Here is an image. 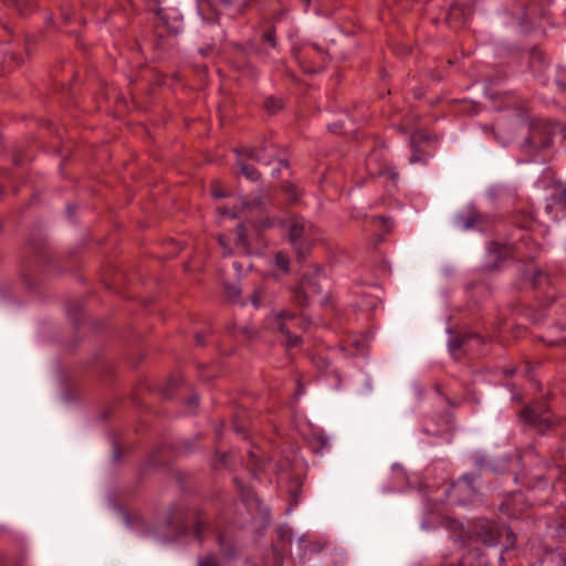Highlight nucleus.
I'll use <instances>...</instances> for the list:
<instances>
[{
    "label": "nucleus",
    "instance_id": "1",
    "mask_svg": "<svg viewBox=\"0 0 566 566\" xmlns=\"http://www.w3.org/2000/svg\"><path fill=\"white\" fill-rule=\"evenodd\" d=\"M308 324L304 316L287 310L280 311L266 318V327L280 332L285 337V346L291 348L302 343L298 333L305 332Z\"/></svg>",
    "mask_w": 566,
    "mask_h": 566
},
{
    "label": "nucleus",
    "instance_id": "2",
    "mask_svg": "<svg viewBox=\"0 0 566 566\" xmlns=\"http://www.w3.org/2000/svg\"><path fill=\"white\" fill-rule=\"evenodd\" d=\"M289 242L293 245L297 256L303 259L311 245L318 239V229L300 216L286 221Z\"/></svg>",
    "mask_w": 566,
    "mask_h": 566
},
{
    "label": "nucleus",
    "instance_id": "3",
    "mask_svg": "<svg viewBox=\"0 0 566 566\" xmlns=\"http://www.w3.org/2000/svg\"><path fill=\"white\" fill-rule=\"evenodd\" d=\"M436 138H432L424 132H416L410 136L411 155L410 164H427L433 155Z\"/></svg>",
    "mask_w": 566,
    "mask_h": 566
},
{
    "label": "nucleus",
    "instance_id": "4",
    "mask_svg": "<svg viewBox=\"0 0 566 566\" xmlns=\"http://www.w3.org/2000/svg\"><path fill=\"white\" fill-rule=\"evenodd\" d=\"M521 418L525 423L536 428L538 432H545L553 423V416L544 401L525 407L521 411Z\"/></svg>",
    "mask_w": 566,
    "mask_h": 566
},
{
    "label": "nucleus",
    "instance_id": "5",
    "mask_svg": "<svg viewBox=\"0 0 566 566\" xmlns=\"http://www.w3.org/2000/svg\"><path fill=\"white\" fill-rule=\"evenodd\" d=\"M553 142V127L546 123L532 124L525 139L524 147L527 150H539L551 146Z\"/></svg>",
    "mask_w": 566,
    "mask_h": 566
},
{
    "label": "nucleus",
    "instance_id": "6",
    "mask_svg": "<svg viewBox=\"0 0 566 566\" xmlns=\"http://www.w3.org/2000/svg\"><path fill=\"white\" fill-rule=\"evenodd\" d=\"M303 69L307 73L319 72L327 62V54L316 44H307L298 57Z\"/></svg>",
    "mask_w": 566,
    "mask_h": 566
},
{
    "label": "nucleus",
    "instance_id": "7",
    "mask_svg": "<svg viewBox=\"0 0 566 566\" xmlns=\"http://www.w3.org/2000/svg\"><path fill=\"white\" fill-rule=\"evenodd\" d=\"M475 534L478 538L488 546L495 545L500 537L501 531L497 524L493 521H481L475 526Z\"/></svg>",
    "mask_w": 566,
    "mask_h": 566
},
{
    "label": "nucleus",
    "instance_id": "8",
    "mask_svg": "<svg viewBox=\"0 0 566 566\" xmlns=\"http://www.w3.org/2000/svg\"><path fill=\"white\" fill-rule=\"evenodd\" d=\"M318 289L315 284H312L308 280L303 279L301 283L292 292V301L300 307H305L308 304V297L311 294L318 293Z\"/></svg>",
    "mask_w": 566,
    "mask_h": 566
},
{
    "label": "nucleus",
    "instance_id": "9",
    "mask_svg": "<svg viewBox=\"0 0 566 566\" xmlns=\"http://www.w3.org/2000/svg\"><path fill=\"white\" fill-rule=\"evenodd\" d=\"M248 159L262 165H270L274 157L275 150L273 146H263L260 148H242L239 149Z\"/></svg>",
    "mask_w": 566,
    "mask_h": 566
},
{
    "label": "nucleus",
    "instance_id": "10",
    "mask_svg": "<svg viewBox=\"0 0 566 566\" xmlns=\"http://www.w3.org/2000/svg\"><path fill=\"white\" fill-rule=\"evenodd\" d=\"M460 227L463 230H471V229H483L484 219L483 217L478 213L476 211H470L464 216H461L459 218Z\"/></svg>",
    "mask_w": 566,
    "mask_h": 566
},
{
    "label": "nucleus",
    "instance_id": "11",
    "mask_svg": "<svg viewBox=\"0 0 566 566\" xmlns=\"http://www.w3.org/2000/svg\"><path fill=\"white\" fill-rule=\"evenodd\" d=\"M237 153H238L237 164L240 167L241 175H243L248 180H251V181L259 180V178H260L259 171L251 164L248 163L249 159L240 150H237Z\"/></svg>",
    "mask_w": 566,
    "mask_h": 566
},
{
    "label": "nucleus",
    "instance_id": "12",
    "mask_svg": "<svg viewBox=\"0 0 566 566\" xmlns=\"http://www.w3.org/2000/svg\"><path fill=\"white\" fill-rule=\"evenodd\" d=\"M274 263H275L276 268L282 270L284 273L289 272L290 259L284 252L280 251V252L275 253Z\"/></svg>",
    "mask_w": 566,
    "mask_h": 566
},
{
    "label": "nucleus",
    "instance_id": "13",
    "mask_svg": "<svg viewBox=\"0 0 566 566\" xmlns=\"http://www.w3.org/2000/svg\"><path fill=\"white\" fill-rule=\"evenodd\" d=\"M264 107L269 113L274 114L283 107V102L274 96H269L264 101Z\"/></svg>",
    "mask_w": 566,
    "mask_h": 566
},
{
    "label": "nucleus",
    "instance_id": "14",
    "mask_svg": "<svg viewBox=\"0 0 566 566\" xmlns=\"http://www.w3.org/2000/svg\"><path fill=\"white\" fill-rule=\"evenodd\" d=\"M234 482L241 493L242 501H244L245 503H252L255 500L254 493L249 488H243L238 481V479H234Z\"/></svg>",
    "mask_w": 566,
    "mask_h": 566
},
{
    "label": "nucleus",
    "instance_id": "15",
    "mask_svg": "<svg viewBox=\"0 0 566 566\" xmlns=\"http://www.w3.org/2000/svg\"><path fill=\"white\" fill-rule=\"evenodd\" d=\"M548 282V275L542 271H536L532 277V286L537 289Z\"/></svg>",
    "mask_w": 566,
    "mask_h": 566
},
{
    "label": "nucleus",
    "instance_id": "16",
    "mask_svg": "<svg viewBox=\"0 0 566 566\" xmlns=\"http://www.w3.org/2000/svg\"><path fill=\"white\" fill-rule=\"evenodd\" d=\"M262 41L270 44L271 48L276 46V40H275V29L270 28L262 34Z\"/></svg>",
    "mask_w": 566,
    "mask_h": 566
},
{
    "label": "nucleus",
    "instance_id": "17",
    "mask_svg": "<svg viewBox=\"0 0 566 566\" xmlns=\"http://www.w3.org/2000/svg\"><path fill=\"white\" fill-rule=\"evenodd\" d=\"M237 231V245L240 247L242 245L243 248H245L247 245V232H245V228L243 224H239L235 229Z\"/></svg>",
    "mask_w": 566,
    "mask_h": 566
},
{
    "label": "nucleus",
    "instance_id": "18",
    "mask_svg": "<svg viewBox=\"0 0 566 566\" xmlns=\"http://www.w3.org/2000/svg\"><path fill=\"white\" fill-rule=\"evenodd\" d=\"M211 193L214 198H224L228 193L223 190L220 181H214L211 185Z\"/></svg>",
    "mask_w": 566,
    "mask_h": 566
},
{
    "label": "nucleus",
    "instance_id": "19",
    "mask_svg": "<svg viewBox=\"0 0 566 566\" xmlns=\"http://www.w3.org/2000/svg\"><path fill=\"white\" fill-rule=\"evenodd\" d=\"M556 84L558 85L560 91H566V69L559 70Z\"/></svg>",
    "mask_w": 566,
    "mask_h": 566
},
{
    "label": "nucleus",
    "instance_id": "20",
    "mask_svg": "<svg viewBox=\"0 0 566 566\" xmlns=\"http://www.w3.org/2000/svg\"><path fill=\"white\" fill-rule=\"evenodd\" d=\"M531 66L534 69L535 63L544 64V56L541 52L534 51L531 54Z\"/></svg>",
    "mask_w": 566,
    "mask_h": 566
},
{
    "label": "nucleus",
    "instance_id": "21",
    "mask_svg": "<svg viewBox=\"0 0 566 566\" xmlns=\"http://www.w3.org/2000/svg\"><path fill=\"white\" fill-rule=\"evenodd\" d=\"M218 242L219 244L222 247L223 249V255H230L231 254V250L228 245V241H227V237L221 234L218 237Z\"/></svg>",
    "mask_w": 566,
    "mask_h": 566
},
{
    "label": "nucleus",
    "instance_id": "22",
    "mask_svg": "<svg viewBox=\"0 0 566 566\" xmlns=\"http://www.w3.org/2000/svg\"><path fill=\"white\" fill-rule=\"evenodd\" d=\"M546 342L549 346H558L563 343H566V335L560 338H552L551 335H547Z\"/></svg>",
    "mask_w": 566,
    "mask_h": 566
},
{
    "label": "nucleus",
    "instance_id": "23",
    "mask_svg": "<svg viewBox=\"0 0 566 566\" xmlns=\"http://www.w3.org/2000/svg\"><path fill=\"white\" fill-rule=\"evenodd\" d=\"M376 174L380 176H387L388 178L396 180L398 178V172L394 171L392 169H384L379 170Z\"/></svg>",
    "mask_w": 566,
    "mask_h": 566
},
{
    "label": "nucleus",
    "instance_id": "24",
    "mask_svg": "<svg viewBox=\"0 0 566 566\" xmlns=\"http://www.w3.org/2000/svg\"><path fill=\"white\" fill-rule=\"evenodd\" d=\"M262 301V293L261 291H255L251 297V302L254 307H259L261 305Z\"/></svg>",
    "mask_w": 566,
    "mask_h": 566
},
{
    "label": "nucleus",
    "instance_id": "25",
    "mask_svg": "<svg viewBox=\"0 0 566 566\" xmlns=\"http://www.w3.org/2000/svg\"><path fill=\"white\" fill-rule=\"evenodd\" d=\"M199 566H218V563L212 556H208L199 562Z\"/></svg>",
    "mask_w": 566,
    "mask_h": 566
},
{
    "label": "nucleus",
    "instance_id": "26",
    "mask_svg": "<svg viewBox=\"0 0 566 566\" xmlns=\"http://www.w3.org/2000/svg\"><path fill=\"white\" fill-rule=\"evenodd\" d=\"M376 219L379 220L387 230H389L390 224H391L390 218H386V217H381L380 216V217H377Z\"/></svg>",
    "mask_w": 566,
    "mask_h": 566
},
{
    "label": "nucleus",
    "instance_id": "27",
    "mask_svg": "<svg viewBox=\"0 0 566 566\" xmlns=\"http://www.w3.org/2000/svg\"><path fill=\"white\" fill-rule=\"evenodd\" d=\"M240 295V291L237 287L228 289V296L231 298L238 297Z\"/></svg>",
    "mask_w": 566,
    "mask_h": 566
},
{
    "label": "nucleus",
    "instance_id": "28",
    "mask_svg": "<svg viewBox=\"0 0 566 566\" xmlns=\"http://www.w3.org/2000/svg\"><path fill=\"white\" fill-rule=\"evenodd\" d=\"M205 527V524L202 522H199L198 525H197V530H196V537L198 539H201V532Z\"/></svg>",
    "mask_w": 566,
    "mask_h": 566
},
{
    "label": "nucleus",
    "instance_id": "29",
    "mask_svg": "<svg viewBox=\"0 0 566 566\" xmlns=\"http://www.w3.org/2000/svg\"><path fill=\"white\" fill-rule=\"evenodd\" d=\"M463 566H465V565H463ZM471 566H488V565L484 563L483 557L479 556L478 558H475L474 564Z\"/></svg>",
    "mask_w": 566,
    "mask_h": 566
},
{
    "label": "nucleus",
    "instance_id": "30",
    "mask_svg": "<svg viewBox=\"0 0 566 566\" xmlns=\"http://www.w3.org/2000/svg\"><path fill=\"white\" fill-rule=\"evenodd\" d=\"M533 222V219L531 217L525 218L523 223L521 224L522 228H530Z\"/></svg>",
    "mask_w": 566,
    "mask_h": 566
},
{
    "label": "nucleus",
    "instance_id": "31",
    "mask_svg": "<svg viewBox=\"0 0 566 566\" xmlns=\"http://www.w3.org/2000/svg\"><path fill=\"white\" fill-rule=\"evenodd\" d=\"M460 346H461V344H460V343H458L457 340H453V342L451 343V348H452L453 350H454V349H457V348H460Z\"/></svg>",
    "mask_w": 566,
    "mask_h": 566
},
{
    "label": "nucleus",
    "instance_id": "32",
    "mask_svg": "<svg viewBox=\"0 0 566 566\" xmlns=\"http://www.w3.org/2000/svg\"><path fill=\"white\" fill-rule=\"evenodd\" d=\"M189 403L197 407L198 406V398L197 397H192L190 400H189Z\"/></svg>",
    "mask_w": 566,
    "mask_h": 566
},
{
    "label": "nucleus",
    "instance_id": "33",
    "mask_svg": "<svg viewBox=\"0 0 566 566\" xmlns=\"http://www.w3.org/2000/svg\"><path fill=\"white\" fill-rule=\"evenodd\" d=\"M514 374V369H507L505 370L506 376H512Z\"/></svg>",
    "mask_w": 566,
    "mask_h": 566
},
{
    "label": "nucleus",
    "instance_id": "34",
    "mask_svg": "<svg viewBox=\"0 0 566 566\" xmlns=\"http://www.w3.org/2000/svg\"><path fill=\"white\" fill-rule=\"evenodd\" d=\"M331 130L334 133H338V126H336V124H334L333 127H331Z\"/></svg>",
    "mask_w": 566,
    "mask_h": 566
},
{
    "label": "nucleus",
    "instance_id": "35",
    "mask_svg": "<svg viewBox=\"0 0 566 566\" xmlns=\"http://www.w3.org/2000/svg\"><path fill=\"white\" fill-rule=\"evenodd\" d=\"M197 343L200 344V345L203 344V340H202V338L199 335H197Z\"/></svg>",
    "mask_w": 566,
    "mask_h": 566
},
{
    "label": "nucleus",
    "instance_id": "36",
    "mask_svg": "<svg viewBox=\"0 0 566 566\" xmlns=\"http://www.w3.org/2000/svg\"><path fill=\"white\" fill-rule=\"evenodd\" d=\"M534 71L541 72V67L538 66L537 69H534Z\"/></svg>",
    "mask_w": 566,
    "mask_h": 566
},
{
    "label": "nucleus",
    "instance_id": "37",
    "mask_svg": "<svg viewBox=\"0 0 566 566\" xmlns=\"http://www.w3.org/2000/svg\"><path fill=\"white\" fill-rule=\"evenodd\" d=\"M370 161H371V157L368 158V163H367L368 166L370 165Z\"/></svg>",
    "mask_w": 566,
    "mask_h": 566
},
{
    "label": "nucleus",
    "instance_id": "38",
    "mask_svg": "<svg viewBox=\"0 0 566 566\" xmlns=\"http://www.w3.org/2000/svg\"><path fill=\"white\" fill-rule=\"evenodd\" d=\"M304 2L308 3V2H310V0H304Z\"/></svg>",
    "mask_w": 566,
    "mask_h": 566
}]
</instances>
